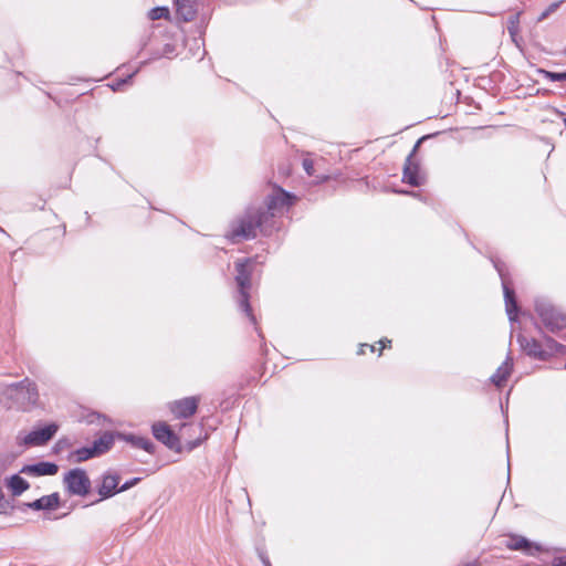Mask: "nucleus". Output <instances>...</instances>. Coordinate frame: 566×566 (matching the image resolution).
I'll use <instances>...</instances> for the list:
<instances>
[{
	"instance_id": "nucleus-4",
	"label": "nucleus",
	"mask_w": 566,
	"mask_h": 566,
	"mask_svg": "<svg viewBox=\"0 0 566 566\" xmlns=\"http://www.w3.org/2000/svg\"><path fill=\"white\" fill-rule=\"evenodd\" d=\"M517 342L527 356L538 360H547L554 355L566 354V346L549 336L544 337V342L541 343L533 337L518 335Z\"/></svg>"
},
{
	"instance_id": "nucleus-20",
	"label": "nucleus",
	"mask_w": 566,
	"mask_h": 566,
	"mask_svg": "<svg viewBox=\"0 0 566 566\" xmlns=\"http://www.w3.org/2000/svg\"><path fill=\"white\" fill-rule=\"evenodd\" d=\"M8 486L10 488L13 496H18L27 491L30 485L28 481H25L19 474H13L8 481Z\"/></svg>"
},
{
	"instance_id": "nucleus-29",
	"label": "nucleus",
	"mask_w": 566,
	"mask_h": 566,
	"mask_svg": "<svg viewBox=\"0 0 566 566\" xmlns=\"http://www.w3.org/2000/svg\"><path fill=\"white\" fill-rule=\"evenodd\" d=\"M552 566H566V556L555 557L552 562Z\"/></svg>"
},
{
	"instance_id": "nucleus-1",
	"label": "nucleus",
	"mask_w": 566,
	"mask_h": 566,
	"mask_svg": "<svg viewBox=\"0 0 566 566\" xmlns=\"http://www.w3.org/2000/svg\"><path fill=\"white\" fill-rule=\"evenodd\" d=\"M295 200L294 195L281 187L275 188L273 193L266 197L265 208L249 207L238 222L233 224L228 238L232 242H239L240 239H254L258 230L263 235L272 234L276 228L275 218L286 212Z\"/></svg>"
},
{
	"instance_id": "nucleus-2",
	"label": "nucleus",
	"mask_w": 566,
	"mask_h": 566,
	"mask_svg": "<svg viewBox=\"0 0 566 566\" xmlns=\"http://www.w3.org/2000/svg\"><path fill=\"white\" fill-rule=\"evenodd\" d=\"M39 390L29 378L6 386L0 391V403L8 409L30 410L38 405Z\"/></svg>"
},
{
	"instance_id": "nucleus-3",
	"label": "nucleus",
	"mask_w": 566,
	"mask_h": 566,
	"mask_svg": "<svg viewBox=\"0 0 566 566\" xmlns=\"http://www.w3.org/2000/svg\"><path fill=\"white\" fill-rule=\"evenodd\" d=\"M253 261L250 258L240 259L234 263L235 266V283H237V303L241 312H243L249 321L255 325L256 317L252 312L250 304V290H251V275L253 271Z\"/></svg>"
},
{
	"instance_id": "nucleus-30",
	"label": "nucleus",
	"mask_w": 566,
	"mask_h": 566,
	"mask_svg": "<svg viewBox=\"0 0 566 566\" xmlns=\"http://www.w3.org/2000/svg\"><path fill=\"white\" fill-rule=\"evenodd\" d=\"M379 343L381 344L379 354H381V349L389 346L391 344V340L386 338V339H381Z\"/></svg>"
},
{
	"instance_id": "nucleus-26",
	"label": "nucleus",
	"mask_w": 566,
	"mask_h": 566,
	"mask_svg": "<svg viewBox=\"0 0 566 566\" xmlns=\"http://www.w3.org/2000/svg\"><path fill=\"white\" fill-rule=\"evenodd\" d=\"M134 76V74H130L128 75L126 78H119V80H116L114 81L112 84H111V88L113 91H119L125 84H127V82L129 80H132V77Z\"/></svg>"
},
{
	"instance_id": "nucleus-22",
	"label": "nucleus",
	"mask_w": 566,
	"mask_h": 566,
	"mask_svg": "<svg viewBox=\"0 0 566 566\" xmlns=\"http://www.w3.org/2000/svg\"><path fill=\"white\" fill-rule=\"evenodd\" d=\"M13 510H14L13 499L12 500L7 499L4 496L2 488H0V514L9 515L13 512Z\"/></svg>"
},
{
	"instance_id": "nucleus-10",
	"label": "nucleus",
	"mask_w": 566,
	"mask_h": 566,
	"mask_svg": "<svg viewBox=\"0 0 566 566\" xmlns=\"http://www.w3.org/2000/svg\"><path fill=\"white\" fill-rule=\"evenodd\" d=\"M119 482L120 475L117 472L108 470L103 473L101 476V484L97 488V493L99 494L101 499L96 502L113 497L114 495L120 493L118 486Z\"/></svg>"
},
{
	"instance_id": "nucleus-28",
	"label": "nucleus",
	"mask_w": 566,
	"mask_h": 566,
	"mask_svg": "<svg viewBox=\"0 0 566 566\" xmlns=\"http://www.w3.org/2000/svg\"><path fill=\"white\" fill-rule=\"evenodd\" d=\"M303 168L308 176H313L314 174V163L312 159L305 158L303 159Z\"/></svg>"
},
{
	"instance_id": "nucleus-24",
	"label": "nucleus",
	"mask_w": 566,
	"mask_h": 566,
	"mask_svg": "<svg viewBox=\"0 0 566 566\" xmlns=\"http://www.w3.org/2000/svg\"><path fill=\"white\" fill-rule=\"evenodd\" d=\"M539 73L544 78L549 80L552 82H566V71L565 72H552L546 70H539Z\"/></svg>"
},
{
	"instance_id": "nucleus-21",
	"label": "nucleus",
	"mask_w": 566,
	"mask_h": 566,
	"mask_svg": "<svg viewBox=\"0 0 566 566\" xmlns=\"http://www.w3.org/2000/svg\"><path fill=\"white\" fill-rule=\"evenodd\" d=\"M72 459L74 462H84L86 460H90L92 458H96V453L95 451L93 450V447H83V448H80V449H76L74 452H72L71 454Z\"/></svg>"
},
{
	"instance_id": "nucleus-31",
	"label": "nucleus",
	"mask_w": 566,
	"mask_h": 566,
	"mask_svg": "<svg viewBox=\"0 0 566 566\" xmlns=\"http://www.w3.org/2000/svg\"><path fill=\"white\" fill-rule=\"evenodd\" d=\"M397 193H403V195H411L413 197H418L419 193L418 192H415V191H407V190H397L396 191Z\"/></svg>"
},
{
	"instance_id": "nucleus-6",
	"label": "nucleus",
	"mask_w": 566,
	"mask_h": 566,
	"mask_svg": "<svg viewBox=\"0 0 566 566\" xmlns=\"http://www.w3.org/2000/svg\"><path fill=\"white\" fill-rule=\"evenodd\" d=\"M494 268L496 269L501 281L504 293L505 311L511 322H516L518 305L516 301L515 291L512 286V281L509 275V269L504 262L500 260H493Z\"/></svg>"
},
{
	"instance_id": "nucleus-37",
	"label": "nucleus",
	"mask_w": 566,
	"mask_h": 566,
	"mask_svg": "<svg viewBox=\"0 0 566 566\" xmlns=\"http://www.w3.org/2000/svg\"><path fill=\"white\" fill-rule=\"evenodd\" d=\"M264 564H265V566H272L269 560H265Z\"/></svg>"
},
{
	"instance_id": "nucleus-14",
	"label": "nucleus",
	"mask_w": 566,
	"mask_h": 566,
	"mask_svg": "<svg viewBox=\"0 0 566 566\" xmlns=\"http://www.w3.org/2000/svg\"><path fill=\"white\" fill-rule=\"evenodd\" d=\"M176 15L184 22L192 21L197 14V0H176Z\"/></svg>"
},
{
	"instance_id": "nucleus-9",
	"label": "nucleus",
	"mask_w": 566,
	"mask_h": 566,
	"mask_svg": "<svg viewBox=\"0 0 566 566\" xmlns=\"http://www.w3.org/2000/svg\"><path fill=\"white\" fill-rule=\"evenodd\" d=\"M59 426L55 422H51L42 428H35L24 436L22 442L25 446H44L46 444L57 432Z\"/></svg>"
},
{
	"instance_id": "nucleus-36",
	"label": "nucleus",
	"mask_w": 566,
	"mask_h": 566,
	"mask_svg": "<svg viewBox=\"0 0 566 566\" xmlns=\"http://www.w3.org/2000/svg\"><path fill=\"white\" fill-rule=\"evenodd\" d=\"M64 443V440H59L57 446H62Z\"/></svg>"
},
{
	"instance_id": "nucleus-23",
	"label": "nucleus",
	"mask_w": 566,
	"mask_h": 566,
	"mask_svg": "<svg viewBox=\"0 0 566 566\" xmlns=\"http://www.w3.org/2000/svg\"><path fill=\"white\" fill-rule=\"evenodd\" d=\"M170 11L167 7H155L148 12V18L153 21L168 19Z\"/></svg>"
},
{
	"instance_id": "nucleus-8",
	"label": "nucleus",
	"mask_w": 566,
	"mask_h": 566,
	"mask_svg": "<svg viewBox=\"0 0 566 566\" xmlns=\"http://www.w3.org/2000/svg\"><path fill=\"white\" fill-rule=\"evenodd\" d=\"M151 432L156 440L165 444L168 449L181 452L182 446L180 442V438L176 434V432L164 421L155 422L151 426Z\"/></svg>"
},
{
	"instance_id": "nucleus-32",
	"label": "nucleus",
	"mask_w": 566,
	"mask_h": 566,
	"mask_svg": "<svg viewBox=\"0 0 566 566\" xmlns=\"http://www.w3.org/2000/svg\"><path fill=\"white\" fill-rule=\"evenodd\" d=\"M463 566H479V562L478 560L469 562V563L464 564Z\"/></svg>"
},
{
	"instance_id": "nucleus-12",
	"label": "nucleus",
	"mask_w": 566,
	"mask_h": 566,
	"mask_svg": "<svg viewBox=\"0 0 566 566\" xmlns=\"http://www.w3.org/2000/svg\"><path fill=\"white\" fill-rule=\"evenodd\" d=\"M421 140L422 138L416 143L403 166L402 181L412 187H419L423 184V178L419 175V166L412 163L413 154L416 153Z\"/></svg>"
},
{
	"instance_id": "nucleus-25",
	"label": "nucleus",
	"mask_w": 566,
	"mask_h": 566,
	"mask_svg": "<svg viewBox=\"0 0 566 566\" xmlns=\"http://www.w3.org/2000/svg\"><path fill=\"white\" fill-rule=\"evenodd\" d=\"M560 2H554L552 4L548 6V8H546L538 17V21H543L545 20L546 18L549 17L551 13H553L554 11L557 10V8L559 7Z\"/></svg>"
},
{
	"instance_id": "nucleus-13",
	"label": "nucleus",
	"mask_w": 566,
	"mask_h": 566,
	"mask_svg": "<svg viewBox=\"0 0 566 566\" xmlns=\"http://www.w3.org/2000/svg\"><path fill=\"white\" fill-rule=\"evenodd\" d=\"M59 471L57 464L53 462L41 461L22 468L21 472L34 476L54 475Z\"/></svg>"
},
{
	"instance_id": "nucleus-5",
	"label": "nucleus",
	"mask_w": 566,
	"mask_h": 566,
	"mask_svg": "<svg viewBox=\"0 0 566 566\" xmlns=\"http://www.w3.org/2000/svg\"><path fill=\"white\" fill-rule=\"evenodd\" d=\"M534 308L543 325L552 333L566 328V314L547 297H537Z\"/></svg>"
},
{
	"instance_id": "nucleus-27",
	"label": "nucleus",
	"mask_w": 566,
	"mask_h": 566,
	"mask_svg": "<svg viewBox=\"0 0 566 566\" xmlns=\"http://www.w3.org/2000/svg\"><path fill=\"white\" fill-rule=\"evenodd\" d=\"M142 481V478H133L128 481H126L124 484L119 486V491L124 492L129 490L130 488L137 485Z\"/></svg>"
},
{
	"instance_id": "nucleus-35",
	"label": "nucleus",
	"mask_w": 566,
	"mask_h": 566,
	"mask_svg": "<svg viewBox=\"0 0 566 566\" xmlns=\"http://www.w3.org/2000/svg\"><path fill=\"white\" fill-rule=\"evenodd\" d=\"M365 345H361V347H364ZM365 353V349L360 348L359 350V354H364Z\"/></svg>"
},
{
	"instance_id": "nucleus-16",
	"label": "nucleus",
	"mask_w": 566,
	"mask_h": 566,
	"mask_svg": "<svg viewBox=\"0 0 566 566\" xmlns=\"http://www.w3.org/2000/svg\"><path fill=\"white\" fill-rule=\"evenodd\" d=\"M117 438L123 439L126 442L130 443L133 447L143 449L150 454L155 453L156 447L153 443V441L148 438L138 437L132 433L125 434L119 432H117Z\"/></svg>"
},
{
	"instance_id": "nucleus-34",
	"label": "nucleus",
	"mask_w": 566,
	"mask_h": 566,
	"mask_svg": "<svg viewBox=\"0 0 566 566\" xmlns=\"http://www.w3.org/2000/svg\"><path fill=\"white\" fill-rule=\"evenodd\" d=\"M369 348L371 352L376 350V347L374 345L369 346Z\"/></svg>"
},
{
	"instance_id": "nucleus-15",
	"label": "nucleus",
	"mask_w": 566,
	"mask_h": 566,
	"mask_svg": "<svg viewBox=\"0 0 566 566\" xmlns=\"http://www.w3.org/2000/svg\"><path fill=\"white\" fill-rule=\"evenodd\" d=\"M506 547L512 551H523L528 555H535L541 552V547L538 545L533 544L527 538L518 535H512Z\"/></svg>"
},
{
	"instance_id": "nucleus-11",
	"label": "nucleus",
	"mask_w": 566,
	"mask_h": 566,
	"mask_svg": "<svg viewBox=\"0 0 566 566\" xmlns=\"http://www.w3.org/2000/svg\"><path fill=\"white\" fill-rule=\"evenodd\" d=\"M199 398L191 396L169 403V410L178 419H186L193 416L198 409Z\"/></svg>"
},
{
	"instance_id": "nucleus-7",
	"label": "nucleus",
	"mask_w": 566,
	"mask_h": 566,
	"mask_svg": "<svg viewBox=\"0 0 566 566\" xmlns=\"http://www.w3.org/2000/svg\"><path fill=\"white\" fill-rule=\"evenodd\" d=\"M64 484L71 495L85 496L91 490V480L83 469L70 470L64 475Z\"/></svg>"
},
{
	"instance_id": "nucleus-38",
	"label": "nucleus",
	"mask_w": 566,
	"mask_h": 566,
	"mask_svg": "<svg viewBox=\"0 0 566 566\" xmlns=\"http://www.w3.org/2000/svg\"><path fill=\"white\" fill-rule=\"evenodd\" d=\"M565 126H566V118L564 119Z\"/></svg>"
},
{
	"instance_id": "nucleus-17",
	"label": "nucleus",
	"mask_w": 566,
	"mask_h": 566,
	"mask_svg": "<svg viewBox=\"0 0 566 566\" xmlns=\"http://www.w3.org/2000/svg\"><path fill=\"white\" fill-rule=\"evenodd\" d=\"M513 369V359L510 355H507L506 359L502 363V365L496 369V371L491 376L490 380L496 387H502L503 384L507 380Z\"/></svg>"
},
{
	"instance_id": "nucleus-18",
	"label": "nucleus",
	"mask_w": 566,
	"mask_h": 566,
	"mask_svg": "<svg viewBox=\"0 0 566 566\" xmlns=\"http://www.w3.org/2000/svg\"><path fill=\"white\" fill-rule=\"evenodd\" d=\"M116 437H117V432H112V431L103 432L102 436L98 439H96L92 444L93 450L95 451L96 455L99 457V455L108 452L113 448Z\"/></svg>"
},
{
	"instance_id": "nucleus-33",
	"label": "nucleus",
	"mask_w": 566,
	"mask_h": 566,
	"mask_svg": "<svg viewBox=\"0 0 566 566\" xmlns=\"http://www.w3.org/2000/svg\"><path fill=\"white\" fill-rule=\"evenodd\" d=\"M517 19H518V14L514 19L511 20V23L513 24L514 22L517 21Z\"/></svg>"
},
{
	"instance_id": "nucleus-19",
	"label": "nucleus",
	"mask_w": 566,
	"mask_h": 566,
	"mask_svg": "<svg viewBox=\"0 0 566 566\" xmlns=\"http://www.w3.org/2000/svg\"><path fill=\"white\" fill-rule=\"evenodd\" d=\"M60 503V496L57 493L44 495L32 503L27 504L28 507L40 511V510H53Z\"/></svg>"
}]
</instances>
